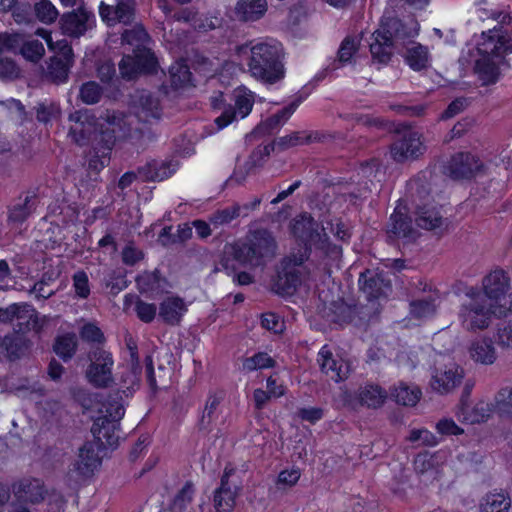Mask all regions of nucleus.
Wrapping results in <instances>:
<instances>
[{
	"label": "nucleus",
	"instance_id": "f257e3e1",
	"mask_svg": "<svg viewBox=\"0 0 512 512\" xmlns=\"http://www.w3.org/2000/svg\"><path fill=\"white\" fill-rule=\"evenodd\" d=\"M231 249L232 257H224L215 271L234 272L237 269L235 262L250 268L264 266L275 258L277 243L270 231L261 228L249 232L243 241L235 243Z\"/></svg>",
	"mask_w": 512,
	"mask_h": 512
},
{
	"label": "nucleus",
	"instance_id": "f03ea898",
	"mask_svg": "<svg viewBox=\"0 0 512 512\" xmlns=\"http://www.w3.org/2000/svg\"><path fill=\"white\" fill-rule=\"evenodd\" d=\"M419 24L414 18L402 21L396 17L386 18L380 28L373 33L370 52L373 59L380 63L390 61L393 52L406 46V40L415 37Z\"/></svg>",
	"mask_w": 512,
	"mask_h": 512
},
{
	"label": "nucleus",
	"instance_id": "7ed1b4c3",
	"mask_svg": "<svg viewBox=\"0 0 512 512\" xmlns=\"http://www.w3.org/2000/svg\"><path fill=\"white\" fill-rule=\"evenodd\" d=\"M479 58L475 60L474 72L482 85L494 84L500 75L499 63L503 55L512 53V40L497 30L482 33V41L478 43Z\"/></svg>",
	"mask_w": 512,
	"mask_h": 512
},
{
	"label": "nucleus",
	"instance_id": "20e7f679",
	"mask_svg": "<svg viewBox=\"0 0 512 512\" xmlns=\"http://www.w3.org/2000/svg\"><path fill=\"white\" fill-rule=\"evenodd\" d=\"M250 52L247 65L252 77L266 84H275L284 78V55L279 44L257 43Z\"/></svg>",
	"mask_w": 512,
	"mask_h": 512
},
{
	"label": "nucleus",
	"instance_id": "39448f33",
	"mask_svg": "<svg viewBox=\"0 0 512 512\" xmlns=\"http://www.w3.org/2000/svg\"><path fill=\"white\" fill-rule=\"evenodd\" d=\"M292 232L306 248L314 247L325 255L339 253V247L330 243L324 228L320 229L318 222L308 213H302L294 219Z\"/></svg>",
	"mask_w": 512,
	"mask_h": 512
},
{
	"label": "nucleus",
	"instance_id": "423d86ee",
	"mask_svg": "<svg viewBox=\"0 0 512 512\" xmlns=\"http://www.w3.org/2000/svg\"><path fill=\"white\" fill-rule=\"evenodd\" d=\"M492 315L502 316L500 309L487 300V296L477 293L468 302L461 305L459 319L464 329L477 331L486 329Z\"/></svg>",
	"mask_w": 512,
	"mask_h": 512
},
{
	"label": "nucleus",
	"instance_id": "0eeeda50",
	"mask_svg": "<svg viewBox=\"0 0 512 512\" xmlns=\"http://www.w3.org/2000/svg\"><path fill=\"white\" fill-rule=\"evenodd\" d=\"M101 444L92 441L85 442L78 452V458L66 475L67 485L71 488L78 486L82 481L94 474L101 465Z\"/></svg>",
	"mask_w": 512,
	"mask_h": 512
},
{
	"label": "nucleus",
	"instance_id": "6e6552de",
	"mask_svg": "<svg viewBox=\"0 0 512 512\" xmlns=\"http://www.w3.org/2000/svg\"><path fill=\"white\" fill-rule=\"evenodd\" d=\"M88 358L90 364L85 373L88 382L98 389L112 387L115 382L112 372L114 366L112 354L103 348L97 347L89 352Z\"/></svg>",
	"mask_w": 512,
	"mask_h": 512
},
{
	"label": "nucleus",
	"instance_id": "1a4fd4ad",
	"mask_svg": "<svg viewBox=\"0 0 512 512\" xmlns=\"http://www.w3.org/2000/svg\"><path fill=\"white\" fill-rule=\"evenodd\" d=\"M73 64L74 53L71 45L66 40L58 41L56 54L46 62V68L43 69V77L57 85L65 83Z\"/></svg>",
	"mask_w": 512,
	"mask_h": 512
},
{
	"label": "nucleus",
	"instance_id": "9d476101",
	"mask_svg": "<svg viewBox=\"0 0 512 512\" xmlns=\"http://www.w3.org/2000/svg\"><path fill=\"white\" fill-rule=\"evenodd\" d=\"M483 287L484 292L480 295L487 296V300L500 309V314L512 310V295L507 294L509 278L503 270H495L487 275L483 280Z\"/></svg>",
	"mask_w": 512,
	"mask_h": 512
},
{
	"label": "nucleus",
	"instance_id": "9b49d317",
	"mask_svg": "<svg viewBox=\"0 0 512 512\" xmlns=\"http://www.w3.org/2000/svg\"><path fill=\"white\" fill-rule=\"evenodd\" d=\"M130 109L143 123H153L162 117L163 108L158 93L149 90H136L130 96Z\"/></svg>",
	"mask_w": 512,
	"mask_h": 512
},
{
	"label": "nucleus",
	"instance_id": "f8f14e48",
	"mask_svg": "<svg viewBox=\"0 0 512 512\" xmlns=\"http://www.w3.org/2000/svg\"><path fill=\"white\" fill-rule=\"evenodd\" d=\"M302 256L288 257L282 260L274 281V289L281 295H292L302 282Z\"/></svg>",
	"mask_w": 512,
	"mask_h": 512
},
{
	"label": "nucleus",
	"instance_id": "ddd939ff",
	"mask_svg": "<svg viewBox=\"0 0 512 512\" xmlns=\"http://www.w3.org/2000/svg\"><path fill=\"white\" fill-rule=\"evenodd\" d=\"M235 469L226 466L220 486L214 492V507L217 512H232L241 491V482L235 478Z\"/></svg>",
	"mask_w": 512,
	"mask_h": 512
},
{
	"label": "nucleus",
	"instance_id": "4468645a",
	"mask_svg": "<svg viewBox=\"0 0 512 512\" xmlns=\"http://www.w3.org/2000/svg\"><path fill=\"white\" fill-rule=\"evenodd\" d=\"M424 150L421 135L410 128L398 131L391 145V155L397 162L417 158L424 153Z\"/></svg>",
	"mask_w": 512,
	"mask_h": 512
},
{
	"label": "nucleus",
	"instance_id": "2eb2a0df",
	"mask_svg": "<svg viewBox=\"0 0 512 512\" xmlns=\"http://www.w3.org/2000/svg\"><path fill=\"white\" fill-rule=\"evenodd\" d=\"M13 500L17 503L32 507L46 499L47 489L44 482L38 478L24 477L11 485Z\"/></svg>",
	"mask_w": 512,
	"mask_h": 512
},
{
	"label": "nucleus",
	"instance_id": "dca6fc26",
	"mask_svg": "<svg viewBox=\"0 0 512 512\" xmlns=\"http://www.w3.org/2000/svg\"><path fill=\"white\" fill-rule=\"evenodd\" d=\"M95 14L85 5H80L73 11L60 17V27L65 35L79 38L95 26Z\"/></svg>",
	"mask_w": 512,
	"mask_h": 512
},
{
	"label": "nucleus",
	"instance_id": "f3484780",
	"mask_svg": "<svg viewBox=\"0 0 512 512\" xmlns=\"http://www.w3.org/2000/svg\"><path fill=\"white\" fill-rule=\"evenodd\" d=\"M142 367L136 352H132V362L123 364L114 376L113 386L117 387L116 395L128 398L140 387V374Z\"/></svg>",
	"mask_w": 512,
	"mask_h": 512
},
{
	"label": "nucleus",
	"instance_id": "a211bd4d",
	"mask_svg": "<svg viewBox=\"0 0 512 512\" xmlns=\"http://www.w3.org/2000/svg\"><path fill=\"white\" fill-rule=\"evenodd\" d=\"M483 167L482 162L468 152L453 155L445 166V173L453 180L471 179Z\"/></svg>",
	"mask_w": 512,
	"mask_h": 512
},
{
	"label": "nucleus",
	"instance_id": "6ab92c4d",
	"mask_svg": "<svg viewBox=\"0 0 512 512\" xmlns=\"http://www.w3.org/2000/svg\"><path fill=\"white\" fill-rule=\"evenodd\" d=\"M69 121V136L79 146L86 145L96 130L95 116L87 109L78 110L69 115Z\"/></svg>",
	"mask_w": 512,
	"mask_h": 512
},
{
	"label": "nucleus",
	"instance_id": "aec40b11",
	"mask_svg": "<svg viewBox=\"0 0 512 512\" xmlns=\"http://www.w3.org/2000/svg\"><path fill=\"white\" fill-rule=\"evenodd\" d=\"M253 104L254 98L250 92L248 93L245 89L236 90L234 94V106L230 104L225 106L222 114L215 119L218 129L226 127L236 119L237 115L241 118L246 117L251 112Z\"/></svg>",
	"mask_w": 512,
	"mask_h": 512
},
{
	"label": "nucleus",
	"instance_id": "412c9836",
	"mask_svg": "<svg viewBox=\"0 0 512 512\" xmlns=\"http://www.w3.org/2000/svg\"><path fill=\"white\" fill-rule=\"evenodd\" d=\"M464 377L463 369L456 363L436 367L431 379V387L440 394L451 392Z\"/></svg>",
	"mask_w": 512,
	"mask_h": 512
},
{
	"label": "nucleus",
	"instance_id": "4be33fe9",
	"mask_svg": "<svg viewBox=\"0 0 512 512\" xmlns=\"http://www.w3.org/2000/svg\"><path fill=\"white\" fill-rule=\"evenodd\" d=\"M361 291L366 295L367 300L371 303V308H375L374 300L386 297L391 290L389 281H386L380 274L371 270L361 273L359 278Z\"/></svg>",
	"mask_w": 512,
	"mask_h": 512
},
{
	"label": "nucleus",
	"instance_id": "5701e85b",
	"mask_svg": "<svg viewBox=\"0 0 512 512\" xmlns=\"http://www.w3.org/2000/svg\"><path fill=\"white\" fill-rule=\"evenodd\" d=\"M317 361L321 371L335 382L343 381L349 375V364L341 358H334L327 345L319 351Z\"/></svg>",
	"mask_w": 512,
	"mask_h": 512
},
{
	"label": "nucleus",
	"instance_id": "b1692460",
	"mask_svg": "<svg viewBox=\"0 0 512 512\" xmlns=\"http://www.w3.org/2000/svg\"><path fill=\"white\" fill-rule=\"evenodd\" d=\"M123 123L124 119L122 117L116 115L108 116V126L106 128H101L99 135L96 137L97 143L94 147L104 154L109 155L115 145L116 139L126 133V131L122 129Z\"/></svg>",
	"mask_w": 512,
	"mask_h": 512
},
{
	"label": "nucleus",
	"instance_id": "393cba45",
	"mask_svg": "<svg viewBox=\"0 0 512 512\" xmlns=\"http://www.w3.org/2000/svg\"><path fill=\"white\" fill-rule=\"evenodd\" d=\"M119 422H114L105 417H97L91 427V433L95 443L101 444V448L115 447L118 444L119 436L116 431Z\"/></svg>",
	"mask_w": 512,
	"mask_h": 512
},
{
	"label": "nucleus",
	"instance_id": "a878e982",
	"mask_svg": "<svg viewBox=\"0 0 512 512\" xmlns=\"http://www.w3.org/2000/svg\"><path fill=\"white\" fill-rule=\"evenodd\" d=\"M387 234L391 240L404 239L406 241H413L417 238V231L412 227L411 218L398 209H395L390 217Z\"/></svg>",
	"mask_w": 512,
	"mask_h": 512
},
{
	"label": "nucleus",
	"instance_id": "bb28decb",
	"mask_svg": "<svg viewBox=\"0 0 512 512\" xmlns=\"http://www.w3.org/2000/svg\"><path fill=\"white\" fill-rule=\"evenodd\" d=\"M16 308L13 313L14 331L25 334L30 330L39 331L42 327L37 311L27 303H15Z\"/></svg>",
	"mask_w": 512,
	"mask_h": 512
},
{
	"label": "nucleus",
	"instance_id": "cd10ccee",
	"mask_svg": "<svg viewBox=\"0 0 512 512\" xmlns=\"http://www.w3.org/2000/svg\"><path fill=\"white\" fill-rule=\"evenodd\" d=\"M301 99L298 98L291 102L288 106L284 107L276 114L270 116L265 121L261 122L256 126L253 133L258 136L270 134L273 130L283 125L290 116L295 112L299 106Z\"/></svg>",
	"mask_w": 512,
	"mask_h": 512
},
{
	"label": "nucleus",
	"instance_id": "c85d7f7f",
	"mask_svg": "<svg viewBox=\"0 0 512 512\" xmlns=\"http://www.w3.org/2000/svg\"><path fill=\"white\" fill-rule=\"evenodd\" d=\"M267 8L266 0H239L235 6V15L239 21L253 22L261 19Z\"/></svg>",
	"mask_w": 512,
	"mask_h": 512
},
{
	"label": "nucleus",
	"instance_id": "c756f323",
	"mask_svg": "<svg viewBox=\"0 0 512 512\" xmlns=\"http://www.w3.org/2000/svg\"><path fill=\"white\" fill-rule=\"evenodd\" d=\"M186 310V304L181 298L168 297L160 304L159 317L166 324L177 325L179 324Z\"/></svg>",
	"mask_w": 512,
	"mask_h": 512
},
{
	"label": "nucleus",
	"instance_id": "7c9ffc66",
	"mask_svg": "<svg viewBox=\"0 0 512 512\" xmlns=\"http://www.w3.org/2000/svg\"><path fill=\"white\" fill-rule=\"evenodd\" d=\"M415 213L417 225L426 230L440 228L446 221L440 212L435 207H430L428 203H416Z\"/></svg>",
	"mask_w": 512,
	"mask_h": 512
},
{
	"label": "nucleus",
	"instance_id": "2f4dec72",
	"mask_svg": "<svg viewBox=\"0 0 512 512\" xmlns=\"http://www.w3.org/2000/svg\"><path fill=\"white\" fill-rule=\"evenodd\" d=\"M428 288L430 294L427 297L416 299L410 302V314L414 318L422 319L433 316L436 313L439 295L431 290V286L425 284L423 291Z\"/></svg>",
	"mask_w": 512,
	"mask_h": 512
},
{
	"label": "nucleus",
	"instance_id": "473e14b6",
	"mask_svg": "<svg viewBox=\"0 0 512 512\" xmlns=\"http://www.w3.org/2000/svg\"><path fill=\"white\" fill-rule=\"evenodd\" d=\"M29 349V340L21 333H13L3 337V353L9 360L14 361L22 358Z\"/></svg>",
	"mask_w": 512,
	"mask_h": 512
},
{
	"label": "nucleus",
	"instance_id": "72a5a7b5",
	"mask_svg": "<svg viewBox=\"0 0 512 512\" xmlns=\"http://www.w3.org/2000/svg\"><path fill=\"white\" fill-rule=\"evenodd\" d=\"M404 57L410 68L415 71H421L428 67V49L419 43L409 41L406 45Z\"/></svg>",
	"mask_w": 512,
	"mask_h": 512
},
{
	"label": "nucleus",
	"instance_id": "f704fd0d",
	"mask_svg": "<svg viewBox=\"0 0 512 512\" xmlns=\"http://www.w3.org/2000/svg\"><path fill=\"white\" fill-rule=\"evenodd\" d=\"M469 353L475 362L484 365L493 364L497 358L493 342L487 338L473 342L470 346Z\"/></svg>",
	"mask_w": 512,
	"mask_h": 512
},
{
	"label": "nucleus",
	"instance_id": "c9c22d12",
	"mask_svg": "<svg viewBox=\"0 0 512 512\" xmlns=\"http://www.w3.org/2000/svg\"><path fill=\"white\" fill-rule=\"evenodd\" d=\"M78 340L74 333H66L56 337L53 344V351L64 361L73 358L77 351Z\"/></svg>",
	"mask_w": 512,
	"mask_h": 512
},
{
	"label": "nucleus",
	"instance_id": "e433bc0d",
	"mask_svg": "<svg viewBox=\"0 0 512 512\" xmlns=\"http://www.w3.org/2000/svg\"><path fill=\"white\" fill-rule=\"evenodd\" d=\"M316 139V133L296 131L289 135L278 138L277 140L273 141V143H275V147H278L279 150L284 151L295 146L311 143Z\"/></svg>",
	"mask_w": 512,
	"mask_h": 512
},
{
	"label": "nucleus",
	"instance_id": "4c0bfd02",
	"mask_svg": "<svg viewBox=\"0 0 512 512\" xmlns=\"http://www.w3.org/2000/svg\"><path fill=\"white\" fill-rule=\"evenodd\" d=\"M386 398V391L379 385L368 384L359 391L360 403L370 408L380 407Z\"/></svg>",
	"mask_w": 512,
	"mask_h": 512
},
{
	"label": "nucleus",
	"instance_id": "58836bf2",
	"mask_svg": "<svg viewBox=\"0 0 512 512\" xmlns=\"http://www.w3.org/2000/svg\"><path fill=\"white\" fill-rule=\"evenodd\" d=\"M421 391L417 387H412L406 383L400 382L391 390V397L396 403L404 406H414L419 401Z\"/></svg>",
	"mask_w": 512,
	"mask_h": 512
},
{
	"label": "nucleus",
	"instance_id": "ea45409f",
	"mask_svg": "<svg viewBox=\"0 0 512 512\" xmlns=\"http://www.w3.org/2000/svg\"><path fill=\"white\" fill-rule=\"evenodd\" d=\"M104 410H101L99 417H105L114 422H119L124 414L125 407L123 402V395L111 394L107 402L103 405Z\"/></svg>",
	"mask_w": 512,
	"mask_h": 512
},
{
	"label": "nucleus",
	"instance_id": "a19ab883",
	"mask_svg": "<svg viewBox=\"0 0 512 512\" xmlns=\"http://www.w3.org/2000/svg\"><path fill=\"white\" fill-rule=\"evenodd\" d=\"M136 282L142 293H157L163 290L164 279L158 270L144 272L137 277Z\"/></svg>",
	"mask_w": 512,
	"mask_h": 512
},
{
	"label": "nucleus",
	"instance_id": "79ce46f5",
	"mask_svg": "<svg viewBox=\"0 0 512 512\" xmlns=\"http://www.w3.org/2000/svg\"><path fill=\"white\" fill-rule=\"evenodd\" d=\"M135 12V0H116L113 10V21L129 25L135 19Z\"/></svg>",
	"mask_w": 512,
	"mask_h": 512
},
{
	"label": "nucleus",
	"instance_id": "37998d69",
	"mask_svg": "<svg viewBox=\"0 0 512 512\" xmlns=\"http://www.w3.org/2000/svg\"><path fill=\"white\" fill-rule=\"evenodd\" d=\"M34 196L27 195L23 202L13 205L9 209L8 220L13 223H23L35 209Z\"/></svg>",
	"mask_w": 512,
	"mask_h": 512
},
{
	"label": "nucleus",
	"instance_id": "c03bdc74",
	"mask_svg": "<svg viewBox=\"0 0 512 512\" xmlns=\"http://www.w3.org/2000/svg\"><path fill=\"white\" fill-rule=\"evenodd\" d=\"M409 188L415 207L416 203H428V200L430 198V188L425 180V175H418L417 177L412 179L409 183Z\"/></svg>",
	"mask_w": 512,
	"mask_h": 512
},
{
	"label": "nucleus",
	"instance_id": "a18cd8bd",
	"mask_svg": "<svg viewBox=\"0 0 512 512\" xmlns=\"http://www.w3.org/2000/svg\"><path fill=\"white\" fill-rule=\"evenodd\" d=\"M511 506V499L503 493L488 494L482 504L483 512H507Z\"/></svg>",
	"mask_w": 512,
	"mask_h": 512
},
{
	"label": "nucleus",
	"instance_id": "49530a36",
	"mask_svg": "<svg viewBox=\"0 0 512 512\" xmlns=\"http://www.w3.org/2000/svg\"><path fill=\"white\" fill-rule=\"evenodd\" d=\"M194 485L192 482H186L182 489L174 497L171 505L172 512H189L188 507L191 505L194 496Z\"/></svg>",
	"mask_w": 512,
	"mask_h": 512
},
{
	"label": "nucleus",
	"instance_id": "de8ad7c7",
	"mask_svg": "<svg viewBox=\"0 0 512 512\" xmlns=\"http://www.w3.org/2000/svg\"><path fill=\"white\" fill-rule=\"evenodd\" d=\"M222 401V397L217 395H209L201 419L199 421V428L201 430H208L211 423L217 418L216 411Z\"/></svg>",
	"mask_w": 512,
	"mask_h": 512
},
{
	"label": "nucleus",
	"instance_id": "09e8293b",
	"mask_svg": "<svg viewBox=\"0 0 512 512\" xmlns=\"http://www.w3.org/2000/svg\"><path fill=\"white\" fill-rule=\"evenodd\" d=\"M37 19L45 24L53 23L59 16L56 7L49 0H40L33 4Z\"/></svg>",
	"mask_w": 512,
	"mask_h": 512
},
{
	"label": "nucleus",
	"instance_id": "8fccbe9b",
	"mask_svg": "<svg viewBox=\"0 0 512 512\" xmlns=\"http://www.w3.org/2000/svg\"><path fill=\"white\" fill-rule=\"evenodd\" d=\"M241 215V207L239 204H234L221 210H217L209 217V221L215 227H219L230 223L233 219Z\"/></svg>",
	"mask_w": 512,
	"mask_h": 512
},
{
	"label": "nucleus",
	"instance_id": "3c124183",
	"mask_svg": "<svg viewBox=\"0 0 512 512\" xmlns=\"http://www.w3.org/2000/svg\"><path fill=\"white\" fill-rule=\"evenodd\" d=\"M274 149L275 143L273 142L264 146H258L252 151L248 160L245 162V167L254 169L263 166Z\"/></svg>",
	"mask_w": 512,
	"mask_h": 512
},
{
	"label": "nucleus",
	"instance_id": "603ef678",
	"mask_svg": "<svg viewBox=\"0 0 512 512\" xmlns=\"http://www.w3.org/2000/svg\"><path fill=\"white\" fill-rule=\"evenodd\" d=\"M359 45L360 39L357 36H347L344 38L338 50V61L341 64L351 62V59L358 50Z\"/></svg>",
	"mask_w": 512,
	"mask_h": 512
},
{
	"label": "nucleus",
	"instance_id": "864d4df0",
	"mask_svg": "<svg viewBox=\"0 0 512 512\" xmlns=\"http://www.w3.org/2000/svg\"><path fill=\"white\" fill-rule=\"evenodd\" d=\"M133 298H136L135 312L138 318L145 323H150L155 318L157 311L156 305L146 303L133 295H127L125 297V303L131 301Z\"/></svg>",
	"mask_w": 512,
	"mask_h": 512
},
{
	"label": "nucleus",
	"instance_id": "5fc2aeb1",
	"mask_svg": "<svg viewBox=\"0 0 512 512\" xmlns=\"http://www.w3.org/2000/svg\"><path fill=\"white\" fill-rule=\"evenodd\" d=\"M137 62L138 72L150 73L156 69L157 60L154 54L148 49L137 50L134 55Z\"/></svg>",
	"mask_w": 512,
	"mask_h": 512
},
{
	"label": "nucleus",
	"instance_id": "6e6d98bb",
	"mask_svg": "<svg viewBox=\"0 0 512 512\" xmlns=\"http://www.w3.org/2000/svg\"><path fill=\"white\" fill-rule=\"evenodd\" d=\"M274 363L275 361L267 353L259 352L252 357L244 359L243 369L250 372L257 369L273 367Z\"/></svg>",
	"mask_w": 512,
	"mask_h": 512
},
{
	"label": "nucleus",
	"instance_id": "4d7b16f0",
	"mask_svg": "<svg viewBox=\"0 0 512 512\" xmlns=\"http://www.w3.org/2000/svg\"><path fill=\"white\" fill-rule=\"evenodd\" d=\"M20 51L25 59L37 62L43 57L45 48L41 41L35 39L23 43Z\"/></svg>",
	"mask_w": 512,
	"mask_h": 512
},
{
	"label": "nucleus",
	"instance_id": "13d9d810",
	"mask_svg": "<svg viewBox=\"0 0 512 512\" xmlns=\"http://www.w3.org/2000/svg\"><path fill=\"white\" fill-rule=\"evenodd\" d=\"M33 5L28 1L19 0L12 10V17L18 24L30 23L33 19Z\"/></svg>",
	"mask_w": 512,
	"mask_h": 512
},
{
	"label": "nucleus",
	"instance_id": "bf43d9fd",
	"mask_svg": "<svg viewBox=\"0 0 512 512\" xmlns=\"http://www.w3.org/2000/svg\"><path fill=\"white\" fill-rule=\"evenodd\" d=\"M79 95L84 103L88 105L95 104L102 96V89L96 82H86L82 84Z\"/></svg>",
	"mask_w": 512,
	"mask_h": 512
},
{
	"label": "nucleus",
	"instance_id": "052dcab7",
	"mask_svg": "<svg viewBox=\"0 0 512 512\" xmlns=\"http://www.w3.org/2000/svg\"><path fill=\"white\" fill-rule=\"evenodd\" d=\"M169 72L172 84L176 87H181L191 82L192 73L185 64L177 63L170 68Z\"/></svg>",
	"mask_w": 512,
	"mask_h": 512
},
{
	"label": "nucleus",
	"instance_id": "680f3d73",
	"mask_svg": "<svg viewBox=\"0 0 512 512\" xmlns=\"http://www.w3.org/2000/svg\"><path fill=\"white\" fill-rule=\"evenodd\" d=\"M496 409L501 414L512 415V389L503 388L496 396Z\"/></svg>",
	"mask_w": 512,
	"mask_h": 512
},
{
	"label": "nucleus",
	"instance_id": "e2e57ef3",
	"mask_svg": "<svg viewBox=\"0 0 512 512\" xmlns=\"http://www.w3.org/2000/svg\"><path fill=\"white\" fill-rule=\"evenodd\" d=\"M143 258V251L138 249L132 241L128 242L122 250V262L125 265L133 266Z\"/></svg>",
	"mask_w": 512,
	"mask_h": 512
},
{
	"label": "nucleus",
	"instance_id": "0e129e2a",
	"mask_svg": "<svg viewBox=\"0 0 512 512\" xmlns=\"http://www.w3.org/2000/svg\"><path fill=\"white\" fill-rule=\"evenodd\" d=\"M73 286L76 295L80 298H87L90 294L89 279L85 271H77L73 275Z\"/></svg>",
	"mask_w": 512,
	"mask_h": 512
},
{
	"label": "nucleus",
	"instance_id": "69168bd1",
	"mask_svg": "<svg viewBox=\"0 0 512 512\" xmlns=\"http://www.w3.org/2000/svg\"><path fill=\"white\" fill-rule=\"evenodd\" d=\"M119 71L121 76L128 80L135 78L139 74L134 55H126L122 58L119 63Z\"/></svg>",
	"mask_w": 512,
	"mask_h": 512
},
{
	"label": "nucleus",
	"instance_id": "338daca9",
	"mask_svg": "<svg viewBox=\"0 0 512 512\" xmlns=\"http://www.w3.org/2000/svg\"><path fill=\"white\" fill-rule=\"evenodd\" d=\"M23 41V38L18 33H0V54L3 52L14 51Z\"/></svg>",
	"mask_w": 512,
	"mask_h": 512
},
{
	"label": "nucleus",
	"instance_id": "774afa93",
	"mask_svg": "<svg viewBox=\"0 0 512 512\" xmlns=\"http://www.w3.org/2000/svg\"><path fill=\"white\" fill-rule=\"evenodd\" d=\"M35 110L37 120L43 123L49 122L59 113V107L53 103H39Z\"/></svg>",
	"mask_w": 512,
	"mask_h": 512
}]
</instances>
